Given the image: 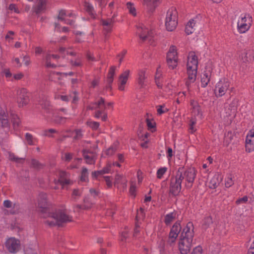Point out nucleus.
Wrapping results in <instances>:
<instances>
[{"mask_svg": "<svg viewBox=\"0 0 254 254\" xmlns=\"http://www.w3.org/2000/svg\"><path fill=\"white\" fill-rule=\"evenodd\" d=\"M117 149L116 147L111 146L106 151V153L107 155H112L116 151Z\"/></svg>", "mask_w": 254, "mask_h": 254, "instance_id": "obj_51", "label": "nucleus"}, {"mask_svg": "<svg viewBox=\"0 0 254 254\" xmlns=\"http://www.w3.org/2000/svg\"><path fill=\"white\" fill-rule=\"evenodd\" d=\"M105 99L100 97L99 100L97 102H94L91 105H89L87 107V110H96L97 109H101L102 107H104V109H105Z\"/></svg>", "mask_w": 254, "mask_h": 254, "instance_id": "obj_14", "label": "nucleus"}, {"mask_svg": "<svg viewBox=\"0 0 254 254\" xmlns=\"http://www.w3.org/2000/svg\"><path fill=\"white\" fill-rule=\"evenodd\" d=\"M30 167L35 169H40L42 168L43 165L40 163L38 160L35 159H32L31 160Z\"/></svg>", "mask_w": 254, "mask_h": 254, "instance_id": "obj_36", "label": "nucleus"}, {"mask_svg": "<svg viewBox=\"0 0 254 254\" xmlns=\"http://www.w3.org/2000/svg\"><path fill=\"white\" fill-rule=\"evenodd\" d=\"M191 254H202V249L200 246H197L193 249Z\"/></svg>", "mask_w": 254, "mask_h": 254, "instance_id": "obj_49", "label": "nucleus"}, {"mask_svg": "<svg viewBox=\"0 0 254 254\" xmlns=\"http://www.w3.org/2000/svg\"><path fill=\"white\" fill-rule=\"evenodd\" d=\"M217 178L214 177L212 179L209 183V188L211 189H215L219 184L217 182Z\"/></svg>", "mask_w": 254, "mask_h": 254, "instance_id": "obj_43", "label": "nucleus"}, {"mask_svg": "<svg viewBox=\"0 0 254 254\" xmlns=\"http://www.w3.org/2000/svg\"><path fill=\"white\" fill-rule=\"evenodd\" d=\"M234 175L229 174L226 175L225 180V186L226 188H229L234 184Z\"/></svg>", "mask_w": 254, "mask_h": 254, "instance_id": "obj_27", "label": "nucleus"}, {"mask_svg": "<svg viewBox=\"0 0 254 254\" xmlns=\"http://www.w3.org/2000/svg\"><path fill=\"white\" fill-rule=\"evenodd\" d=\"M73 154L71 153H65L64 160L65 162H69L72 158Z\"/></svg>", "mask_w": 254, "mask_h": 254, "instance_id": "obj_53", "label": "nucleus"}, {"mask_svg": "<svg viewBox=\"0 0 254 254\" xmlns=\"http://www.w3.org/2000/svg\"><path fill=\"white\" fill-rule=\"evenodd\" d=\"M211 72L209 70L204 71L201 76V87H205L210 81Z\"/></svg>", "mask_w": 254, "mask_h": 254, "instance_id": "obj_17", "label": "nucleus"}, {"mask_svg": "<svg viewBox=\"0 0 254 254\" xmlns=\"http://www.w3.org/2000/svg\"><path fill=\"white\" fill-rule=\"evenodd\" d=\"M212 224V219L211 217H205L203 220L202 227L204 229H206L210 225Z\"/></svg>", "mask_w": 254, "mask_h": 254, "instance_id": "obj_34", "label": "nucleus"}, {"mask_svg": "<svg viewBox=\"0 0 254 254\" xmlns=\"http://www.w3.org/2000/svg\"><path fill=\"white\" fill-rule=\"evenodd\" d=\"M66 15V12L65 10L61 9L59 11V15L58 16V19L59 20L64 21L65 19L64 18V16Z\"/></svg>", "mask_w": 254, "mask_h": 254, "instance_id": "obj_50", "label": "nucleus"}, {"mask_svg": "<svg viewBox=\"0 0 254 254\" xmlns=\"http://www.w3.org/2000/svg\"><path fill=\"white\" fill-rule=\"evenodd\" d=\"M178 237L177 233H174L170 230V232L169 234L168 240L167 241V243L170 245L172 246L176 242V239Z\"/></svg>", "mask_w": 254, "mask_h": 254, "instance_id": "obj_28", "label": "nucleus"}, {"mask_svg": "<svg viewBox=\"0 0 254 254\" xmlns=\"http://www.w3.org/2000/svg\"><path fill=\"white\" fill-rule=\"evenodd\" d=\"M88 170L86 168H83L81 172L80 180L82 182H86L88 180Z\"/></svg>", "mask_w": 254, "mask_h": 254, "instance_id": "obj_41", "label": "nucleus"}, {"mask_svg": "<svg viewBox=\"0 0 254 254\" xmlns=\"http://www.w3.org/2000/svg\"><path fill=\"white\" fill-rule=\"evenodd\" d=\"M158 0H143V4L146 6L147 10L152 12L156 7V2Z\"/></svg>", "mask_w": 254, "mask_h": 254, "instance_id": "obj_18", "label": "nucleus"}, {"mask_svg": "<svg viewBox=\"0 0 254 254\" xmlns=\"http://www.w3.org/2000/svg\"><path fill=\"white\" fill-rule=\"evenodd\" d=\"M182 229V227L181 226V221H178L173 225L171 229V231L174 233H177L178 235L180 233Z\"/></svg>", "mask_w": 254, "mask_h": 254, "instance_id": "obj_31", "label": "nucleus"}, {"mask_svg": "<svg viewBox=\"0 0 254 254\" xmlns=\"http://www.w3.org/2000/svg\"><path fill=\"white\" fill-rule=\"evenodd\" d=\"M6 250L10 253H17L20 247V241L15 238H10L5 243Z\"/></svg>", "mask_w": 254, "mask_h": 254, "instance_id": "obj_5", "label": "nucleus"}, {"mask_svg": "<svg viewBox=\"0 0 254 254\" xmlns=\"http://www.w3.org/2000/svg\"><path fill=\"white\" fill-rule=\"evenodd\" d=\"M88 153H91L90 151L87 150L86 149H83L82 150V154L84 158L86 160V162L87 164H92L95 162V160L93 156H91L88 155L87 154Z\"/></svg>", "mask_w": 254, "mask_h": 254, "instance_id": "obj_24", "label": "nucleus"}, {"mask_svg": "<svg viewBox=\"0 0 254 254\" xmlns=\"http://www.w3.org/2000/svg\"><path fill=\"white\" fill-rule=\"evenodd\" d=\"M127 53V51L126 50H124L120 54L118 55V56L121 57V58L119 60L120 64H121L122 62L124 57H125V56L126 55Z\"/></svg>", "mask_w": 254, "mask_h": 254, "instance_id": "obj_63", "label": "nucleus"}, {"mask_svg": "<svg viewBox=\"0 0 254 254\" xmlns=\"http://www.w3.org/2000/svg\"><path fill=\"white\" fill-rule=\"evenodd\" d=\"M116 66H112L110 67L108 74L107 78H113L115 74Z\"/></svg>", "mask_w": 254, "mask_h": 254, "instance_id": "obj_47", "label": "nucleus"}, {"mask_svg": "<svg viewBox=\"0 0 254 254\" xmlns=\"http://www.w3.org/2000/svg\"><path fill=\"white\" fill-rule=\"evenodd\" d=\"M83 202L85 203L83 208L85 209H88L91 208L93 205V203L91 201L88 196H86L84 197Z\"/></svg>", "mask_w": 254, "mask_h": 254, "instance_id": "obj_37", "label": "nucleus"}, {"mask_svg": "<svg viewBox=\"0 0 254 254\" xmlns=\"http://www.w3.org/2000/svg\"><path fill=\"white\" fill-rule=\"evenodd\" d=\"M244 62L251 63L254 62V50L250 49L247 50L245 56L243 58Z\"/></svg>", "mask_w": 254, "mask_h": 254, "instance_id": "obj_20", "label": "nucleus"}, {"mask_svg": "<svg viewBox=\"0 0 254 254\" xmlns=\"http://www.w3.org/2000/svg\"><path fill=\"white\" fill-rule=\"evenodd\" d=\"M245 148L248 152L254 151V129L250 130L246 136Z\"/></svg>", "mask_w": 254, "mask_h": 254, "instance_id": "obj_8", "label": "nucleus"}, {"mask_svg": "<svg viewBox=\"0 0 254 254\" xmlns=\"http://www.w3.org/2000/svg\"><path fill=\"white\" fill-rule=\"evenodd\" d=\"M195 23L193 19H190L186 26L185 32L188 35H190L193 33L194 29L193 27Z\"/></svg>", "mask_w": 254, "mask_h": 254, "instance_id": "obj_25", "label": "nucleus"}, {"mask_svg": "<svg viewBox=\"0 0 254 254\" xmlns=\"http://www.w3.org/2000/svg\"><path fill=\"white\" fill-rule=\"evenodd\" d=\"M187 70L189 81H187L186 84L188 86L191 83H193L195 81L197 69H187Z\"/></svg>", "mask_w": 254, "mask_h": 254, "instance_id": "obj_16", "label": "nucleus"}, {"mask_svg": "<svg viewBox=\"0 0 254 254\" xmlns=\"http://www.w3.org/2000/svg\"><path fill=\"white\" fill-rule=\"evenodd\" d=\"M137 33L142 42L146 40L151 41L153 37L152 32L149 31L145 26L137 27Z\"/></svg>", "mask_w": 254, "mask_h": 254, "instance_id": "obj_7", "label": "nucleus"}, {"mask_svg": "<svg viewBox=\"0 0 254 254\" xmlns=\"http://www.w3.org/2000/svg\"><path fill=\"white\" fill-rule=\"evenodd\" d=\"M0 127L3 129V131L5 132L9 130V124L7 114L4 110L1 108H0Z\"/></svg>", "mask_w": 254, "mask_h": 254, "instance_id": "obj_10", "label": "nucleus"}, {"mask_svg": "<svg viewBox=\"0 0 254 254\" xmlns=\"http://www.w3.org/2000/svg\"><path fill=\"white\" fill-rule=\"evenodd\" d=\"M84 7L86 11L89 13V15L93 18H95L96 17V13L94 12V8L91 4L89 2H85L84 3Z\"/></svg>", "mask_w": 254, "mask_h": 254, "instance_id": "obj_26", "label": "nucleus"}, {"mask_svg": "<svg viewBox=\"0 0 254 254\" xmlns=\"http://www.w3.org/2000/svg\"><path fill=\"white\" fill-rule=\"evenodd\" d=\"M25 139L29 145H33L34 144L33 141V136L31 134L26 133L25 134Z\"/></svg>", "mask_w": 254, "mask_h": 254, "instance_id": "obj_45", "label": "nucleus"}, {"mask_svg": "<svg viewBox=\"0 0 254 254\" xmlns=\"http://www.w3.org/2000/svg\"><path fill=\"white\" fill-rule=\"evenodd\" d=\"M193 230L191 222H188L183 229L179 242V249L181 254H187L190 252L194 237Z\"/></svg>", "mask_w": 254, "mask_h": 254, "instance_id": "obj_2", "label": "nucleus"}, {"mask_svg": "<svg viewBox=\"0 0 254 254\" xmlns=\"http://www.w3.org/2000/svg\"><path fill=\"white\" fill-rule=\"evenodd\" d=\"M9 159L16 163H20L22 160H25V158L16 157L14 153H9Z\"/></svg>", "mask_w": 254, "mask_h": 254, "instance_id": "obj_39", "label": "nucleus"}, {"mask_svg": "<svg viewBox=\"0 0 254 254\" xmlns=\"http://www.w3.org/2000/svg\"><path fill=\"white\" fill-rule=\"evenodd\" d=\"M17 102L19 107H22L28 104L29 96L26 89L22 88L17 92Z\"/></svg>", "mask_w": 254, "mask_h": 254, "instance_id": "obj_6", "label": "nucleus"}, {"mask_svg": "<svg viewBox=\"0 0 254 254\" xmlns=\"http://www.w3.org/2000/svg\"><path fill=\"white\" fill-rule=\"evenodd\" d=\"M129 73V70H126L120 75L119 79L120 83L118 86V88L120 90H124L125 85L127 81Z\"/></svg>", "mask_w": 254, "mask_h": 254, "instance_id": "obj_13", "label": "nucleus"}, {"mask_svg": "<svg viewBox=\"0 0 254 254\" xmlns=\"http://www.w3.org/2000/svg\"><path fill=\"white\" fill-rule=\"evenodd\" d=\"M81 194V193L78 189H74L71 194L72 198L74 200H75L76 199V197L80 196Z\"/></svg>", "mask_w": 254, "mask_h": 254, "instance_id": "obj_46", "label": "nucleus"}, {"mask_svg": "<svg viewBox=\"0 0 254 254\" xmlns=\"http://www.w3.org/2000/svg\"><path fill=\"white\" fill-rule=\"evenodd\" d=\"M146 71L144 69H140L138 72V84L141 87H143L144 85L145 80L146 79Z\"/></svg>", "mask_w": 254, "mask_h": 254, "instance_id": "obj_19", "label": "nucleus"}, {"mask_svg": "<svg viewBox=\"0 0 254 254\" xmlns=\"http://www.w3.org/2000/svg\"><path fill=\"white\" fill-rule=\"evenodd\" d=\"M45 0H39L38 4L34 7V11L36 14H39L45 9Z\"/></svg>", "mask_w": 254, "mask_h": 254, "instance_id": "obj_22", "label": "nucleus"}, {"mask_svg": "<svg viewBox=\"0 0 254 254\" xmlns=\"http://www.w3.org/2000/svg\"><path fill=\"white\" fill-rule=\"evenodd\" d=\"M105 181L106 183V185L108 188H111L112 186V182L110 179V177L109 176H105L104 177Z\"/></svg>", "mask_w": 254, "mask_h": 254, "instance_id": "obj_58", "label": "nucleus"}, {"mask_svg": "<svg viewBox=\"0 0 254 254\" xmlns=\"http://www.w3.org/2000/svg\"><path fill=\"white\" fill-rule=\"evenodd\" d=\"M11 121L13 123V125L14 127H18L20 123V119L18 117L17 115H13L11 118Z\"/></svg>", "mask_w": 254, "mask_h": 254, "instance_id": "obj_40", "label": "nucleus"}, {"mask_svg": "<svg viewBox=\"0 0 254 254\" xmlns=\"http://www.w3.org/2000/svg\"><path fill=\"white\" fill-rule=\"evenodd\" d=\"M166 62L169 68L174 69L178 64V57H175V58L167 57Z\"/></svg>", "mask_w": 254, "mask_h": 254, "instance_id": "obj_23", "label": "nucleus"}, {"mask_svg": "<svg viewBox=\"0 0 254 254\" xmlns=\"http://www.w3.org/2000/svg\"><path fill=\"white\" fill-rule=\"evenodd\" d=\"M38 207L39 211L41 213V216L43 218L51 217L54 219V221L47 220L45 222L46 224L50 226L58 225L61 226L63 223L71 222V217L66 215L62 210H58L55 212L51 213L50 208L48 207L47 194L41 192L39 195Z\"/></svg>", "mask_w": 254, "mask_h": 254, "instance_id": "obj_1", "label": "nucleus"}, {"mask_svg": "<svg viewBox=\"0 0 254 254\" xmlns=\"http://www.w3.org/2000/svg\"><path fill=\"white\" fill-rule=\"evenodd\" d=\"M222 92V86H221V83L219 82L216 85L214 93L217 97H221L222 96V94H221Z\"/></svg>", "mask_w": 254, "mask_h": 254, "instance_id": "obj_35", "label": "nucleus"}, {"mask_svg": "<svg viewBox=\"0 0 254 254\" xmlns=\"http://www.w3.org/2000/svg\"><path fill=\"white\" fill-rule=\"evenodd\" d=\"M176 217V213L171 212L167 214L165 217L164 222L167 225H169Z\"/></svg>", "mask_w": 254, "mask_h": 254, "instance_id": "obj_30", "label": "nucleus"}, {"mask_svg": "<svg viewBox=\"0 0 254 254\" xmlns=\"http://www.w3.org/2000/svg\"><path fill=\"white\" fill-rule=\"evenodd\" d=\"M185 181L188 184H186V186L188 188H191L192 183L196 176V171L194 168H190L184 173Z\"/></svg>", "mask_w": 254, "mask_h": 254, "instance_id": "obj_9", "label": "nucleus"}, {"mask_svg": "<svg viewBox=\"0 0 254 254\" xmlns=\"http://www.w3.org/2000/svg\"><path fill=\"white\" fill-rule=\"evenodd\" d=\"M253 23L252 16L249 13H242L238 17L237 23V31L240 34L248 31Z\"/></svg>", "mask_w": 254, "mask_h": 254, "instance_id": "obj_3", "label": "nucleus"}, {"mask_svg": "<svg viewBox=\"0 0 254 254\" xmlns=\"http://www.w3.org/2000/svg\"><path fill=\"white\" fill-rule=\"evenodd\" d=\"M86 124L94 130H96L99 127V123L97 122L87 121Z\"/></svg>", "mask_w": 254, "mask_h": 254, "instance_id": "obj_42", "label": "nucleus"}, {"mask_svg": "<svg viewBox=\"0 0 254 254\" xmlns=\"http://www.w3.org/2000/svg\"><path fill=\"white\" fill-rule=\"evenodd\" d=\"M8 9L10 10L14 11L16 13L19 12L18 9L16 7V4H15L11 3L10 4H9V5L8 6Z\"/></svg>", "mask_w": 254, "mask_h": 254, "instance_id": "obj_59", "label": "nucleus"}, {"mask_svg": "<svg viewBox=\"0 0 254 254\" xmlns=\"http://www.w3.org/2000/svg\"><path fill=\"white\" fill-rule=\"evenodd\" d=\"M75 133L73 139L75 140H79L83 137L82 131L81 129H77L73 131Z\"/></svg>", "mask_w": 254, "mask_h": 254, "instance_id": "obj_38", "label": "nucleus"}, {"mask_svg": "<svg viewBox=\"0 0 254 254\" xmlns=\"http://www.w3.org/2000/svg\"><path fill=\"white\" fill-rule=\"evenodd\" d=\"M187 63V69H197V58L193 52L189 53Z\"/></svg>", "mask_w": 254, "mask_h": 254, "instance_id": "obj_12", "label": "nucleus"}, {"mask_svg": "<svg viewBox=\"0 0 254 254\" xmlns=\"http://www.w3.org/2000/svg\"><path fill=\"white\" fill-rule=\"evenodd\" d=\"M89 192L90 194L93 196V197H95L97 196L99 194V191L95 190L94 189H90L89 190Z\"/></svg>", "mask_w": 254, "mask_h": 254, "instance_id": "obj_62", "label": "nucleus"}, {"mask_svg": "<svg viewBox=\"0 0 254 254\" xmlns=\"http://www.w3.org/2000/svg\"><path fill=\"white\" fill-rule=\"evenodd\" d=\"M182 186L178 183L174 181V178L171 179L169 187V195L176 196L179 195L181 191Z\"/></svg>", "mask_w": 254, "mask_h": 254, "instance_id": "obj_11", "label": "nucleus"}, {"mask_svg": "<svg viewBox=\"0 0 254 254\" xmlns=\"http://www.w3.org/2000/svg\"><path fill=\"white\" fill-rule=\"evenodd\" d=\"M167 57H169V58H175V57H178L176 46L172 45L170 47L169 50L167 54Z\"/></svg>", "mask_w": 254, "mask_h": 254, "instance_id": "obj_29", "label": "nucleus"}, {"mask_svg": "<svg viewBox=\"0 0 254 254\" xmlns=\"http://www.w3.org/2000/svg\"><path fill=\"white\" fill-rule=\"evenodd\" d=\"M166 167H162L159 169L157 172V176L158 179H161L163 175L167 171Z\"/></svg>", "mask_w": 254, "mask_h": 254, "instance_id": "obj_44", "label": "nucleus"}, {"mask_svg": "<svg viewBox=\"0 0 254 254\" xmlns=\"http://www.w3.org/2000/svg\"><path fill=\"white\" fill-rule=\"evenodd\" d=\"M248 200V197L247 196H244V197L238 199L236 201V203L238 204H241V203H245L246 202H247Z\"/></svg>", "mask_w": 254, "mask_h": 254, "instance_id": "obj_55", "label": "nucleus"}, {"mask_svg": "<svg viewBox=\"0 0 254 254\" xmlns=\"http://www.w3.org/2000/svg\"><path fill=\"white\" fill-rule=\"evenodd\" d=\"M59 175L60 178L59 180H63L68 177V174L66 172L63 171L60 172Z\"/></svg>", "mask_w": 254, "mask_h": 254, "instance_id": "obj_61", "label": "nucleus"}, {"mask_svg": "<svg viewBox=\"0 0 254 254\" xmlns=\"http://www.w3.org/2000/svg\"><path fill=\"white\" fill-rule=\"evenodd\" d=\"M183 171V168H179L176 173L175 178H174V181L180 184L181 186L183 180L185 179Z\"/></svg>", "mask_w": 254, "mask_h": 254, "instance_id": "obj_21", "label": "nucleus"}, {"mask_svg": "<svg viewBox=\"0 0 254 254\" xmlns=\"http://www.w3.org/2000/svg\"><path fill=\"white\" fill-rule=\"evenodd\" d=\"M39 104L42 107L43 109H44L46 113H52V108L50 105V102L47 98H43L39 101Z\"/></svg>", "mask_w": 254, "mask_h": 254, "instance_id": "obj_15", "label": "nucleus"}, {"mask_svg": "<svg viewBox=\"0 0 254 254\" xmlns=\"http://www.w3.org/2000/svg\"><path fill=\"white\" fill-rule=\"evenodd\" d=\"M111 165L108 164L106 167H104L102 170H100L101 174L103 175L104 174L108 173L110 170Z\"/></svg>", "mask_w": 254, "mask_h": 254, "instance_id": "obj_57", "label": "nucleus"}, {"mask_svg": "<svg viewBox=\"0 0 254 254\" xmlns=\"http://www.w3.org/2000/svg\"><path fill=\"white\" fill-rule=\"evenodd\" d=\"M127 8L128 9L130 14L135 16L136 15V9L134 6L133 3L131 2H128L127 3Z\"/></svg>", "mask_w": 254, "mask_h": 254, "instance_id": "obj_33", "label": "nucleus"}, {"mask_svg": "<svg viewBox=\"0 0 254 254\" xmlns=\"http://www.w3.org/2000/svg\"><path fill=\"white\" fill-rule=\"evenodd\" d=\"M70 63L72 66H81L82 65V64L80 61L79 58L77 59L76 61H75L71 60Z\"/></svg>", "mask_w": 254, "mask_h": 254, "instance_id": "obj_54", "label": "nucleus"}, {"mask_svg": "<svg viewBox=\"0 0 254 254\" xmlns=\"http://www.w3.org/2000/svg\"><path fill=\"white\" fill-rule=\"evenodd\" d=\"M135 189H136L135 186L134 184H132L130 187L129 193H130V195L133 196L134 197L135 195Z\"/></svg>", "mask_w": 254, "mask_h": 254, "instance_id": "obj_60", "label": "nucleus"}, {"mask_svg": "<svg viewBox=\"0 0 254 254\" xmlns=\"http://www.w3.org/2000/svg\"><path fill=\"white\" fill-rule=\"evenodd\" d=\"M178 24V12L176 8L172 7L167 12L165 26L169 31L174 30Z\"/></svg>", "mask_w": 254, "mask_h": 254, "instance_id": "obj_4", "label": "nucleus"}, {"mask_svg": "<svg viewBox=\"0 0 254 254\" xmlns=\"http://www.w3.org/2000/svg\"><path fill=\"white\" fill-rule=\"evenodd\" d=\"M247 254H254V240L251 244Z\"/></svg>", "mask_w": 254, "mask_h": 254, "instance_id": "obj_64", "label": "nucleus"}, {"mask_svg": "<svg viewBox=\"0 0 254 254\" xmlns=\"http://www.w3.org/2000/svg\"><path fill=\"white\" fill-rule=\"evenodd\" d=\"M101 21L103 27H105L106 26H113L115 23V20H114V18L102 19Z\"/></svg>", "mask_w": 254, "mask_h": 254, "instance_id": "obj_32", "label": "nucleus"}, {"mask_svg": "<svg viewBox=\"0 0 254 254\" xmlns=\"http://www.w3.org/2000/svg\"><path fill=\"white\" fill-rule=\"evenodd\" d=\"M65 119H66V118H64V117L56 116L55 117V119H54V122L56 124H61L64 123L65 121Z\"/></svg>", "mask_w": 254, "mask_h": 254, "instance_id": "obj_48", "label": "nucleus"}, {"mask_svg": "<svg viewBox=\"0 0 254 254\" xmlns=\"http://www.w3.org/2000/svg\"><path fill=\"white\" fill-rule=\"evenodd\" d=\"M146 124L149 128H154L156 126V123L154 121H151L148 119H146Z\"/></svg>", "mask_w": 254, "mask_h": 254, "instance_id": "obj_52", "label": "nucleus"}, {"mask_svg": "<svg viewBox=\"0 0 254 254\" xmlns=\"http://www.w3.org/2000/svg\"><path fill=\"white\" fill-rule=\"evenodd\" d=\"M113 27V26H106L105 27H104L103 30L104 31V35L106 37H107L108 33L112 32Z\"/></svg>", "mask_w": 254, "mask_h": 254, "instance_id": "obj_56", "label": "nucleus"}]
</instances>
